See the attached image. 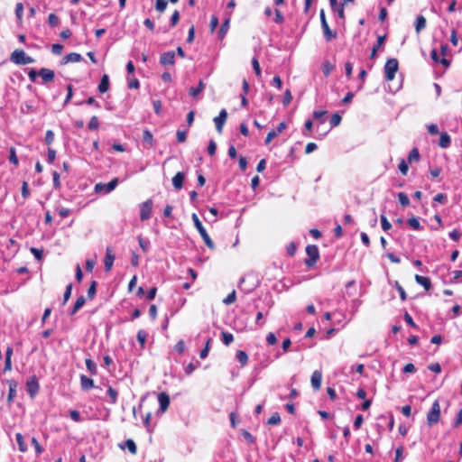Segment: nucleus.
I'll list each match as a JSON object with an SVG mask.
<instances>
[{
    "instance_id": "obj_1",
    "label": "nucleus",
    "mask_w": 462,
    "mask_h": 462,
    "mask_svg": "<svg viewBox=\"0 0 462 462\" xmlns=\"http://www.w3.org/2000/svg\"><path fill=\"white\" fill-rule=\"evenodd\" d=\"M10 60L17 65H26L34 61V60L28 56L24 51L20 49H16L12 52Z\"/></svg>"
},
{
    "instance_id": "obj_2",
    "label": "nucleus",
    "mask_w": 462,
    "mask_h": 462,
    "mask_svg": "<svg viewBox=\"0 0 462 462\" xmlns=\"http://www.w3.org/2000/svg\"><path fill=\"white\" fill-rule=\"evenodd\" d=\"M191 217H192V220H193L195 227L199 231V233L200 236L202 237L203 241L205 242V244L209 248L213 249L214 248V243L211 240V238L209 237V236L207 233L206 229L204 228V226H203L201 221L199 220V217L197 216V214L193 213Z\"/></svg>"
},
{
    "instance_id": "obj_3",
    "label": "nucleus",
    "mask_w": 462,
    "mask_h": 462,
    "mask_svg": "<svg viewBox=\"0 0 462 462\" xmlns=\"http://www.w3.org/2000/svg\"><path fill=\"white\" fill-rule=\"evenodd\" d=\"M306 254L308 255V257L304 261L306 266H308V267L314 266L319 258V251L318 246L315 245H307Z\"/></svg>"
},
{
    "instance_id": "obj_4",
    "label": "nucleus",
    "mask_w": 462,
    "mask_h": 462,
    "mask_svg": "<svg viewBox=\"0 0 462 462\" xmlns=\"http://www.w3.org/2000/svg\"><path fill=\"white\" fill-rule=\"evenodd\" d=\"M440 418V405L439 402L436 400L430 410V411L427 413V423L429 426H432L436 424Z\"/></svg>"
},
{
    "instance_id": "obj_5",
    "label": "nucleus",
    "mask_w": 462,
    "mask_h": 462,
    "mask_svg": "<svg viewBox=\"0 0 462 462\" xmlns=\"http://www.w3.org/2000/svg\"><path fill=\"white\" fill-rule=\"evenodd\" d=\"M399 68L398 60L396 59H389L384 65V74L385 79L388 81H392L395 73L397 72Z\"/></svg>"
},
{
    "instance_id": "obj_6",
    "label": "nucleus",
    "mask_w": 462,
    "mask_h": 462,
    "mask_svg": "<svg viewBox=\"0 0 462 462\" xmlns=\"http://www.w3.org/2000/svg\"><path fill=\"white\" fill-rule=\"evenodd\" d=\"M118 182H119L118 178H114L112 180H110L106 184L102 183V182L97 183L95 185L94 189L97 193L103 192L105 194H107V193H110L111 191H113L116 188Z\"/></svg>"
},
{
    "instance_id": "obj_7",
    "label": "nucleus",
    "mask_w": 462,
    "mask_h": 462,
    "mask_svg": "<svg viewBox=\"0 0 462 462\" xmlns=\"http://www.w3.org/2000/svg\"><path fill=\"white\" fill-rule=\"evenodd\" d=\"M319 15L324 37L327 42H330L332 39H335L337 37V32L330 30L323 10L320 11Z\"/></svg>"
},
{
    "instance_id": "obj_8",
    "label": "nucleus",
    "mask_w": 462,
    "mask_h": 462,
    "mask_svg": "<svg viewBox=\"0 0 462 462\" xmlns=\"http://www.w3.org/2000/svg\"><path fill=\"white\" fill-rule=\"evenodd\" d=\"M153 202L152 199H147L140 205V218L142 221L148 220L152 212Z\"/></svg>"
},
{
    "instance_id": "obj_9",
    "label": "nucleus",
    "mask_w": 462,
    "mask_h": 462,
    "mask_svg": "<svg viewBox=\"0 0 462 462\" xmlns=\"http://www.w3.org/2000/svg\"><path fill=\"white\" fill-rule=\"evenodd\" d=\"M227 118V112L226 109H221L219 115L214 118V123L218 133H222L223 126Z\"/></svg>"
},
{
    "instance_id": "obj_10",
    "label": "nucleus",
    "mask_w": 462,
    "mask_h": 462,
    "mask_svg": "<svg viewBox=\"0 0 462 462\" xmlns=\"http://www.w3.org/2000/svg\"><path fill=\"white\" fill-rule=\"evenodd\" d=\"M287 127V125L285 122H281L276 130H272L268 133L266 138H265V144H269L279 134H281L283 130H285Z\"/></svg>"
},
{
    "instance_id": "obj_11",
    "label": "nucleus",
    "mask_w": 462,
    "mask_h": 462,
    "mask_svg": "<svg viewBox=\"0 0 462 462\" xmlns=\"http://www.w3.org/2000/svg\"><path fill=\"white\" fill-rule=\"evenodd\" d=\"M116 259L115 254L113 253V250L111 247H107L106 250V256H105V270L106 272H109L114 264V261Z\"/></svg>"
},
{
    "instance_id": "obj_12",
    "label": "nucleus",
    "mask_w": 462,
    "mask_h": 462,
    "mask_svg": "<svg viewBox=\"0 0 462 462\" xmlns=\"http://www.w3.org/2000/svg\"><path fill=\"white\" fill-rule=\"evenodd\" d=\"M160 62L163 66L174 65V63H175V52L172 51L163 52L161 55V57H160Z\"/></svg>"
},
{
    "instance_id": "obj_13",
    "label": "nucleus",
    "mask_w": 462,
    "mask_h": 462,
    "mask_svg": "<svg viewBox=\"0 0 462 462\" xmlns=\"http://www.w3.org/2000/svg\"><path fill=\"white\" fill-rule=\"evenodd\" d=\"M158 402L160 404V411L162 412L166 411L170 405V397L166 393H161L158 395Z\"/></svg>"
},
{
    "instance_id": "obj_14",
    "label": "nucleus",
    "mask_w": 462,
    "mask_h": 462,
    "mask_svg": "<svg viewBox=\"0 0 462 462\" xmlns=\"http://www.w3.org/2000/svg\"><path fill=\"white\" fill-rule=\"evenodd\" d=\"M321 380H322V373L319 370H316L312 373L311 375V385L314 390H319L321 386Z\"/></svg>"
},
{
    "instance_id": "obj_15",
    "label": "nucleus",
    "mask_w": 462,
    "mask_h": 462,
    "mask_svg": "<svg viewBox=\"0 0 462 462\" xmlns=\"http://www.w3.org/2000/svg\"><path fill=\"white\" fill-rule=\"evenodd\" d=\"M39 76L42 79L44 83L51 82L54 79V71L50 69H41L39 70Z\"/></svg>"
},
{
    "instance_id": "obj_16",
    "label": "nucleus",
    "mask_w": 462,
    "mask_h": 462,
    "mask_svg": "<svg viewBox=\"0 0 462 462\" xmlns=\"http://www.w3.org/2000/svg\"><path fill=\"white\" fill-rule=\"evenodd\" d=\"M185 179V173L179 171L172 178V185L176 189H180L183 187V181Z\"/></svg>"
},
{
    "instance_id": "obj_17",
    "label": "nucleus",
    "mask_w": 462,
    "mask_h": 462,
    "mask_svg": "<svg viewBox=\"0 0 462 462\" xmlns=\"http://www.w3.org/2000/svg\"><path fill=\"white\" fill-rule=\"evenodd\" d=\"M82 60V57L79 53L71 52L64 56L62 60L63 64H67L69 62H79Z\"/></svg>"
},
{
    "instance_id": "obj_18",
    "label": "nucleus",
    "mask_w": 462,
    "mask_h": 462,
    "mask_svg": "<svg viewBox=\"0 0 462 462\" xmlns=\"http://www.w3.org/2000/svg\"><path fill=\"white\" fill-rule=\"evenodd\" d=\"M80 384L83 390L88 391L94 387V381L91 378L82 374L80 376Z\"/></svg>"
},
{
    "instance_id": "obj_19",
    "label": "nucleus",
    "mask_w": 462,
    "mask_h": 462,
    "mask_svg": "<svg viewBox=\"0 0 462 462\" xmlns=\"http://www.w3.org/2000/svg\"><path fill=\"white\" fill-rule=\"evenodd\" d=\"M415 281L417 282V283L423 286L425 290H430L431 287V282L428 277L416 274Z\"/></svg>"
},
{
    "instance_id": "obj_20",
    "label": "nucleus",
    "mask_w": 462,
    "mask_h": 462,
    "mask_svg": "<svg viewBox=\"0 0 462 462\" xmlns=\"http://www.w3.org/2000/svg\"><path fill=\"white\" fill-rule=\"evenodd\" d=\"M109 88V78L106 74L103 75L100 83L98 85V91L100 93H106Z\"/></svg>"
},
{
    "instance_id": "obj_21",
    "label": "nucleus",
    "mask_w": 462,
    "mask_h": 462,
    "mask_svg": "<svg viewBox=\"0 0 462 462\" xmlns=\"http://www.w3.org/2000/svg\"><path fill=\"white\" fill-rule=\"evenodd\" d=\"M451 143L450 136L447 133H441L439 144L441 148H448Z\"/></svg>"
},
{
    "instance_id": "obj_22",
    "label": "nucleus",
    "mask_w": 462,
    "mask_h": 462,
    "mask_svg": "<svg viewBox=\"0 0 462 462\" xmlns=\"http://www.w3.org/2000/svg\"><path fill=\"white\" fill-rule=\"evenodd\" d=\"M385 41V35L378 36L376 44L373 47L370 58L374 60L376 58L377 50L383 44Z\"/></svg>"
},
{
    "instance_id": "obj_23",
    "label": "nucleus",
    "mask_w": 462,
    "mask_h": 462,
    "mask_svg": "<svg viewBox=\"0 0 462 462\" xmlns=\"http://www.w3.org/2000/svg\"><path fill=\"white\" fill-rule=\"evenodd\" d=\"M27 388L31 397H33L39 390V384L36 380L32 379L27 383Z\"/></svg>"
},
{
    "instance_id": "obj_24",
    "label": "nucleus",
    "mask_w": 462,
    "mask_h": 462,
    "mask_svg": "<svg viewBox=\"0 0 462 462\" xmlns=\"http://www.w3.org/2000/svg\"><path fill=\"white\" fill-rule=\"evenodd\" d=\"M205 87L206 85L203 82V80H199L198 87L190 88L189 93L191 97H196L199 93H201L204 90Z\"/></svg>"
},
{
    "instance_id": "obj_25",
    "label": "nucleus",
    "mask_w": 462,
    "mask_h": 462,
    "mask_svg": "<svg viewBox=\"0 0 462 462\" xmlns=\"http://www.w3.org/2000/svg\"><path fill=\"white\" fill-rule=\"evenodd\" d=\"M85 302H86L85 297L79 296L77 299V300L70 311V315H74L76 312H78L84 306Z\"/></svg>"
},
{
    "instance_id": "obj_26",
    "label": "nucleus",
    "mask_w": 462,
    "mask_h": 462,
    "mask_svg": "<svg viewBox=\"0 0 462 462\" xmlns=\"http://www.w3.org/2000/svg\"><path fill=\"white\" fill-rule=\"evenodd\" d=\"M236 357L238 360V362L241 364L242 366H245L247 365L248 356L244 350H237L236 354Z\"/></svg>"
},
{
    "instance_id": "obj_27",
    "label": "nucleus",
    "mask_w": 462,
    "mask_h": 462,
    "mask_svg": "<svg viewBox=\"0 0 462 462\" xmlns=\"http://www.w3.org/2000/svg\"><path fill=\"white\" fill-rule=\"evenodd\" d=\"M408 226L413 230H421L422 226L419 221V219L415 217H412L407 220Z\"/></svg>"
},
{
    "instance_id": "obj_28",
    "label": "nucleus",
    "mask_w": 462,
    "mask_h": 462,
    "mask_svg": "<svg viewBox=\"0 0 462 462\" xmlns=\"http://www.w3.org/2000/svg\"><path fill=\"white\" fill-rule=\"evenodd\" d=\"M426 27V19L422 15H419L416 19L415 30L419 33Z\"/></svg>"
},
{
    "instance_id": "obj_29",
    "label": "nucleus",
    "mask_w": 462,
    "mask_h": 462,
    "mask_svg": "<svg viewBox=\"0 0 462 462\" xmlns=\"http://www.w3.org/2000/svg\"><path fill=\"white\" fill-rule=\"evenodd\" d=\"M106 393L109 397V402L112 404H115L117 402V397H118L117 391L116 389H114L113 387L109 386L106 391Z\"/></svg>"
},
{
    "instance_id": "obj_30",
    "label": "nucleus",
    "mask_w": 462,
    "mask_h": 462,
    "mask_svg": "<svg viewBox=\"0 0 462 462\" xmlns=\"http://www.w3.org/2000/svg\"><path fill=\"white\" fill-rule=\"evenodd\" d=\"M222 342L226 346H229L234 341V336L226 331L221 332Z\"/></svg>"
},
{
    "instance_id": "obj_31",
    "label": "nucleus",
    "mask_w": 462,
    "mask_h": 462,
    "mask_svg": "<svg viewBox=\"0 0 462 462\" xmlns=\"http://www.w3.org/2000/svg\"><path fill=\"white\" fill-rule=\"evenodd\" d=\"M420 159V152L418 148L414 147L412 148L408 155V162L411 163L412 162L419 161Z\"/></svg>"
},
{
    "instance_id": "obj_32",
    "label": "nucleus",
    "mask_w": 462,
    "mask_h": 462,
    "mask_svg": "<svg viewBox=\"0 0 462 462\" xmlns=\"http://www.w3.org/2000/svg\"><path fill=\"white\" fill-rule=\"evenodd\" d=\"M430 56H431V59L436 61V62H440L441 64H443L444 66L448 67L449 65V62L447 59L443 58V59H439V56H438V52L436 50H432L431 51V53H430Z\"/></svg>"
},
{
    "instance_id": "obj_33",
    "label": "nucleus",
    "mask_w": 462,
    "mask_h": 462,
    "mask_svg": "<svg viewBox=\"0 0 462 462\" xmlns=\"http://www.w3.org/2000/svg\"><path fill=\"white\" fill-rule=\"evenodd\" d=\"M15 439L17 441V444L19 446V450L22 451V452H25L26 451V445H25V442L23 440V437L21 433H16L15 434Z\"/></svg>"
},
{
    "instance_id": "obj_34",
    "label": "nucleus",
    "mask_w": 462,
    "mask_h": 462,
    "mask_svg": "<svg viewBox=\"0 0 462 462\" xmlns=\"http://www.w3.org/2000/svg\"><path fill=\"white\" fill-rule=\"evenodd\" d=\"M399 202L402 207H407L410 204V199L404 192H399L398 195Z\"/></svg>"
},
{
    "instance_id": "obj_35",
    "label": "nucleus",
    "mask_w": 462,
    "mask_h": 462,
    "mask_svg": "<svg viewBox=\"0 0 462 462\" xmlns=\"http://www.w3.org/2000/svg\"><path fill=\"white\" fill-rule=\"evenodd\" d=\"M99 127V121L96 116H93L88 125L89 130H97Z\"/></svg>"
},
{
    "instance_id": "obj_36",
    "label": "nucleus",
    "mask_w": 462,
    "mask_h": 462,
    "mask_svg": "<svg viewBox=\"0 0 462 462\" xmlns=\"http://www.w3.org/2000/svg\"><path fill=\"white\" fill-rule=\"evenodd\" d=\"M229 29V19H226L222 24H221V27L219 29V32H218V34H219V38H224L226 33L227 32Z\"/></svg>"
},
{
    "instance_id": "obj_37",
    "label": "nucleus",
    "mask_w": 462,
    "mask_h": 462,
    "mask_svg": "<svg viewBox=\"0 0 462 462\" xmlns=\"http://www.w3.org/2000/svg\"><path fill=\"white\" fill-rule=\"evenodd\" d=\"M211 342H212V338H210V337L208 338L205 347L199 353L200 358L204 359L208 356L209 349H210Z\"/></svg>"
},
{
    "instance_id": "obj_38",
    "label": "nucleus",
    "mask_w": 462,
    "mask_h": 462,
    "mask_svg": "<svg viewBox=\"0 0 462 462\" xmlns=\"http://www.w3.org/2000/svg\"><path fill=\"white\" fill-rule=\"evenodd\" d=\"M85 363H86L87 369L90 372V374H97V365L94 363V361L88 358V359H86Z\"/></svg>"
},
{
    "instance_id": "obj_39",
    "label": "nucleus",
    "mask_w": 462,
    "mask_h": 462,
    "mask_svg": "<svg viewBox=\"0 0 462 462\" xmlns=\"http://www.w3.org/2000/svg\"><path fill=\"white\" fill-rule=\"evenodd\" d=\"M236 291H233L223 300V303L226 305H230L236 301Z\"/></svg>"
},
{
    "instance_id": "obj_40",
    "label": "nucleus",
    "mask_w": 462,
    "mask_h": 462,
    "mask_svg": "<svg viewBox=\"0 0 462 462\" xmlns=\"http://www.w3.org/2000/svg\"><path fill=\"white\" fill-rule=\"evenodd\" d=\"M146 337H147V333L141 329L138 331L137 333V341L140 343L141 346L143 347L144 346V344H145V341H146Z\"/></svg>"
},
{
    "instance_id": "obj_41",
    "label": "nucleus",
    "mask_w": 462,
    "mask_h": 462,
    "mask_svg": "<svg viewBox=\"0 0 462 462\" xmlns=\"http://www.w3.org/2000/svg\"><path fill=\"white\" fill-rule=\"evenodd\" d=\"M380 219H381V225H382V228L383 231H388L391 229L392 227V225L391 223L388 221L387 217L383 214L381 215L380 217Z\"/></svg>"
},
{
    "instance_id": "obj_42",
    "label": "nucleus",
    "mask_w": 462,
    "mask_h": 462,
    "mask_svg": "<svg viewBox=\"0 0 462 462\" xmlns=\"http://www.w3.org/2000/svg\"><path fill=\"white\" fill-rule=\"evenodd\" d=\"M125 447L127 448V449L132 453V454H136V451H137V448H136V445L134 443V441L133 439H127L125 443Z\"/></svg>"
},
{
    "instance_id": "obj_43",
    "label": "nucleus",
    "mask_w": 462,
    "mask_h": 462,
    "mask_svg": "<svg viewBox=\"0 0 462 462\" xmlns=\"http://www.w3.org/2000/svg\"><path fill=\"white\" fill-rule=\"evenodd\" d=\"M333 69L334 66L329 61H325L322 65V70L325 76H328Z\"/></svg>"
},
{
    "instance_id": "obj_44",
    "label": "nucleus",
    "mask_w": 462,
    "mask_h": 462,
    "mask_svg": "<svg viewBox=\"0 0 462 462\" xmlns=\"http://www.w3.org/2000/svg\"><path fill=\"white\" fill-rule=\"evenodd\" d=\"M8 159H9V162L11 163H13L14 165H15V166L18 165L19 161H18V158L16 156L15 149L13 148V147L10 149V154H9V158Z\"/></svg>"
},
{
    "instance_id": "obj_45",
    "label": "nucleus",
    "mask_w": 462,
    "mask_h": 462,
    "mask_svg": "<svg viewBox=\"0 0 462 462\" xmlns=\"http://www.w3.org/2000/svg\"><path fill=\"white\" fill-rule=\"evenodd\" d=\"M71 291H72V284L69 283L67 285L65 292L63 294V302H62L63 305L66 304L67 301L69 300V297L71 296Z\"/></svg>"
},
{
    "instance_id": "obj_46",
    "label": "nucleus",
    "mask_w": 462,
    "mask_h": 462,
    "mask_svg": "<svg viewBox=\"0 0 462 462\" xmlns=\"http://www.w3.org/2000/svg\"><path fill=\"white\" fill-rule=\"evenodd\" d=\"M138 243H139V245L140 247L144 251H148L149 247H150V242L144 238H143L142 236H139L138 237Z\"/></svg>"
},
{
    "instance_id": "obj_47",
    "label": "nucleus",
    "mask_w": 462,
    "mask_h": 462,
    "mask_svg": "<svg viewBox=\"0 0 462 462\" xmlns=\"http://www.w3.org/2000/svg\"><path fill=\"white\" fill-rule=\"evenodd\" d=\"M59 17L55 14H50L48 17V23L51 27H55L59 23Z\"/></svg>"
},
{
    "instance_id": "obj_48",
    "label": "nucleus",
    "mask_w": 462,
    "mask_h": 462,
    "mask_svg": "<svg viewBox=\"0 0 462 462\" xmlns=\"http://www.w3.org/2000/svg\"><path fill=\"white\" fill-rule=\"evenodd\" d=\"M327 114V111H314L313 112V117L316 120H319L320 124H323L325 122L324 116Z\"/></svg>"
},
{
    "instance_id": "obj_49",
    "label": "nucleus",
    "mask_w": 462,
    "mask_h": 462,
    "mask_svg": "<svg viewBox=\"0 0 462 462\" xmlns=\"http://www.w3.org/2000/svg\"><path fill=\"white\" fill-rule=\"evenodd\" d=\"M341 116L338 115V114H333L331 118H330V125H331V127H335V126H337L340 122H341Z\"/></svg>"
},
{
    "instance_id": "obj_50",
    "label": "nucleus",
    "mask_w": 462,
    "mask_h": 462,
    "mask_svg": "<svg viewBox=\"0 0 462 462\" xmlns=\"http://www.w3.org/2000/svg\"><path fill=\"white\" fill-rule=\"evenodd\" d=\"M398 168L402 175H407L409 167L405 160L400 162Z\"/></svg>"
},
{
    "instance_id": "obj_51",
    "label": "nucleus",
    "mask_w": 462,
    "mask_h": 462,
    "mask_svg": "<svg viewBox=\"0 0 462 462\" xmlns=\"http://www.w3.org/2000/svg\"><path fill=\"white\" fill-rule=\"evenodd\" d=\"M97 292V282L94 281L88 290V297L93 299Z\"/></svg>"
},
{
    "instance_id": "obj_52",
    "label": "nucleus",
    "mask_w": 462,
    "mask_h": 462,
    "mask_svg": "<svg viewBox=\"0 0 462 462\" xmlns=\"http://www.w3.org/2000/svg\"><path fill=\"white\" fill-rule=\"evenodd\" d=\"M252 65H253V68H254V70L256 76L260 77L261 76V69H260L259 61L256 57L253 58Z\"/></svg>"
},
{
    "instance_id": "obj_53",
    "label": "nucleus",
    "mask_w": 462,
    "mask_h": 462,
    "mask_svg": "<svg viewBox=\"0 0 462 462\" xmlns=\"http://www.w3.org/2000/svg\"><path fill=\"white\" fill-rule=\"evenodd\" d=\"M167 1L166 0H156V10L159 12H163L167 7Z\"/></svg>"
},
{
    "instance_id": "obj_54",
    "label": "nucleus",
    "mask_w": 462,
    "mask_h": 462,
    "mask_svg": "<svg viewBox=\"0 0 462 462\" xmlns=\"http://www.w3.org/2000/svg\"><path fill=\"white\" fill-rule=\"evenodd\" d=\"M174 349L179 354H182L185 351V343H184V341L182 339L179 340L176 343V345L174 346Z\"/></svg>"
},
{
    "instance_id": "obj_55",
    "label": "nucleus",
    "mask_w": 462,
    "mask_h": 462,
    "mask_svg": "<svg viewBox=\"0 0 462 462\" xmlns=\"http://www.w3.org/2000/svg\"><path fill=\"white\" fill-rule=\"evenodd\" d=\"M23 14V5L22 3H18L15 6V15L18 20H22Z\"/></svg>"
},
{
    "instance_id": "obj_56",
    "label": "nucleus",
    "mask_w": 462,
    "mask_h": 462,
    "mask_svg": "<svg viewBox=\"0 0 462 462\" xmlns=\"http://www.w3.org/2000/svg\"><path fill=\"white\" fill-rule=\"evenodd\" d=\"M69 417L76 422H80L82 420L80 413L76 410L69 411Z\"/></svg>"
},
{
    "instance_id": "obj_57",
    "label": "nucleus",
    "mask_w": 462,
    "mask_h": 462,
    "mask_svg": "<svg viewBox=\"0 0 462 462\" xmlns=\"http://www.w3.org/2000/svg\"><path fill=\"white\" fill-rule=\"evenodd\" d=\"M152 134L149 130H144L143 134V140L150 144L152 143Z\"/></svg>"
},
{
    "instance_id": "obj_58",
    "label": "nucleus",
    "mask_w": 462,
    "mask_h": 462,
    "mask_svg": "<svg viewBox=\"0 0 462 462\" xmlns=\"http://www.w3.org/2000/svg\"><path fill=\"white\" fill-rule=\"evenodd\" d=\"M56 158V151L54 149L49 148L47 153V162L49 163H52Z\"/></svg>"
},
{
    "instance_id": "obj_59",
    "label": "nucleus",
    "mask_w": 462,
    "mask_h": 462,
    "mask_svg": "<svg viewBox=\"0 0 462 462\" xmlns=\"http://www.w3.org/2000/svg\"><path fill=\"white\" fill-rule=\"evenodd\" d=\"M281 421V417L279 415V413H274L273 414L269 420H268V423L269 424H272V425H276V424H279Z\"/></svg>"
},
{
    "instance_id": "obj_60",
    "label": "nucleus",
    "mask_w": 462,
    "mask_h": 462,
    "mask_svg": "<svg viewBox=\"0 0 462 462\" xmlns=\"http://www.w3.org/2000/svg\"><path fill=\"white\" fill-rule=\"evenodd\" d=\"M54 141V133L51 130H48L45 134V143L51 144Z\"/></svg>"
},
{
    "instance_id": "obj_61",
    "label": "nucleus",
    "mask_w": 462,
    "mask_h": 462,
    "mask_svg": "<svg viewBox=\"0 0 462 462\" xmlns=\"http://www.w3.org/2000/svg\"><path fill=\"white\" fill-rule=\"evenodd\" d=\"M266 342L270 346L276 344L277 338L275 334L273 332L268 333V335L266 336Z\"/></svg>"
},
{
    "instance_id": "obj_62",
    "label": "nucleus",
    "mask_w": 462,
    "mask_h": 462,
    "mask_svg": "<svg viewBox=\"0 0 462 462\" xmlns=\"http://www.w3.org/2000/svg\"><path fill=\"white\" fill-rule=\"evenodd\" d=\"M53 186L55 189L60 188V174L57 171L52 172Z\"/></svg>"
},
{
    "instance_id": "obj_63",
    "label": "nucleus",
    "mask_w": 462,
    "mask_h": 462,
    "mask_svg": "<svg viewBox=\"0 0 462 462\" xmlns=\"http://www.w3.org/2000/svg\"><path fill=\"white\" fill-rule=\"evenodd\" d=\"M63 51V46L60 43L52 44L51 51L56 55H60Z\"/></svg>"
},
{
    "instance_id": "obj_64",
    "label": "nucleus",
    "mask_w": 462,
    "mask_h": 462,
    "mask_svg": "<svg viewBox=\"0 0 462 462\" xmlns=\"http://www.w3.org/2000/svg\"><path fill=\"white\" fill-rule=\"evenodd\" d=\"M292 100V96H291V93L289 89H287L284 93V97H283V105L284 106H288Z\"/></svg>"
}]
</instances>
